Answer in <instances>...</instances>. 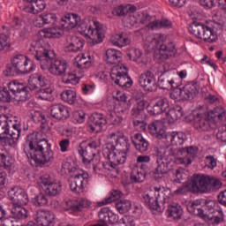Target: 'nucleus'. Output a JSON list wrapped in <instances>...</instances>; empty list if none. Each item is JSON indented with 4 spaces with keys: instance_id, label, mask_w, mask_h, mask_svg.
Masks as SVG:
<instances>
[{
    "instance_id": "23",
    "label": "nucleus",
    "mask_w": 226,
    "mask_h": 226,
    "mask_svg": "<svg viewBox=\"0 0 226 226\" xmlns=\"http://www.w3.org/2000/svg\"><path fill=\"white\" fill-rule=\"evenodd\" d=\"M34 220L40 226L56 225V215L49 210L39 209L35 214Z\"/></svg>"
},
{
    "instance_id": "64",
    "label": "nucleus",
    "mask_w": 226,
    "mask_h": 226,
    "mask_svg": "<svg viewBox=\"0 0 226 226\" xmlns=\"http://www.w3.org/2000/svg\"><path fill=\"white\" fill-rule=\"evenodd\" d=\"M216 138L218 140L222 142L223 144H226V124L223 125L219 132L216 134Z\"/></svg>"
},
{
    "instance_id": "47",
    "label": "nucleus",
    "mask_w": 226,
    "mask_h": 226,
    "mask_svg": "<svg viewBox=\"0 0 226 226\" xmlns=\"http://www.w3.org/2000/svg\"><path fill=\"white\" fill-rule=\"evenodd\" d=\"M10 123H11V119L6 116H0V140L4 139V135L10 133Z\"/></svg>"
},
{
    "instance_id": "40",
    "label": "nucleus",
    "mask_w": 226,
    "mask_h": 226,
    "mask_svg": "<svg viewBox=\"0 0 226 226\" xmlns=\"http://www.w3.org/2000/svg\"><path fill=\"white\" fill-rule=\"evenodd\" d=\"M110 41L112 45L118 47L119 49H123V47L130 45V39L123 34H115L111 35Z\"/></svg>"
},
{
    "instance_id": "45",
    "label": "nucleus",
    "mask_w": 226,
    "mask_h": 226,
    "mask_svg": "<svg viewBox=\"0 0 226 226\" xmlns=\"http://www.w3.org/2000/svg\"><path fill=\"white\" fill-rule=\"evenodd\" d=\"M123 196V193L119 190H114L111 192L110 196L106 197L104 200L98 201L96 204L99 207H102V206H107V204H112V202H115V200H117L118 199H121Z\"/></svg>"
},
{
    "instance_id": "58",
    "label": "nucleus",
    "mask_w": 226,
    "mask_h": 226,
    "mask_svg": "<svg viewBox=\"0 0 226 226\" xmlns=\"http://www.w3.org/2000/svg\"><path fill=\"white\" fill-rule=\"evenodd\" d=\"M110 215V208L102 207L98 214L99 220L102 223H109V216Z\"/></svg>"
},
{
    "instance_id": "9",
    "label": "nucleus",
    "mask_w": 226,
    "mask_h": 226,
    "mask_svg": "<svg viewBox=\"0 0 226 226\" xmlns=\"http://www.w3.org/2000/svg\"><path fill=\"white\" fill-rule=\"evenodd\" d=\"M209 190V177L200 174H194L190 181H187L182 187L175 191L177 195H185L187 192L197 193Z\"/></svg>"
},
{
    "instance_id": "15",
    "label": "nucleus",
    "mask_w": 226,
    "mask_h": 226,
    "mask_svg": "<svg viewBox=\"0 0 226 226\" xmlns=\"http://www.w3.org/2000/svg\"><path fill=\"white\" fill-rule=\"evenodd\" d=\"M7 197L12 202L13 207H20L29 204V195L19 186L11 187L7 192Z\"/></svg>"
},
{
    "instance_id": "59",
    "label": "nucleus",
    "mask_w": 226,
    "mask_h": 226,
    "mask_svg": "<svg viewBox=\"0 0 226 226\" xmlns=\"http://www.w3.org/2000/svg\"><path fill=\"white\" fill-rule=\"evenodd\" d=\"M77 204V211H81L83 209H89L91 207V205L93 204L91 200L86 199V198H81L79 200Z\"/></svg>"
},
{
    "instance_id": "24",
    "label": "nucleus",
    "mask_w": 226,
    "mask_h": 226,
    "mask_svg": "<svg viewBox=\"0 0 226 226\" xmlns=\"http://www.w3.org/2000/svg\"><path fill=\"white\" fill-rule=\"evenodd\" d=\"M148 132L152 135V137H155V139H166L167 131L165 128V124L163 122L157 120L153 122L148 125Z\"/></svg>"
},
{
    "instance_id": "17",
    "label": "nucleus",
    "mask_w": 226,
    "mask_h": 226,
    "mask_svg": "<svg viewBox=\"0 0 226 226\" xmlns=\"http://www.w3.org/2000/svg\"><path fill=\"white\" fill-rule=\"evenodd\" d=\"M162 192H163V187L156 186L152 190L145 192L143 199L146 206L151 209V211H159L160 205L158 204V198L160 197Z\"/></svg>"
},
{
    "instance_id": "55",
    "label": "nucleus",
    "mask_w": 226,
    "mask_h": 226,
    "mask_svg": "<svg viewBox=\"0 0 226 226\" xmlns=\"http://www.w3.org/2000/svg\"><path fill=\"white\" fill-rule=\"evenodd\" d=\"M205 207H206L207 211L210 215H215V214L218 213V211H222L220 209V207L218 206L217 202L215 200H206Z\"/></svg>"
},
{
    "instance_id": "27",
    "label": "nucleus",
    "mask_w": 226,
    "mask_h": 226,
    "mask_svg": "<svg viewBox=\"0 0 226 226\" xmlns=\"http://www.w3.org/2000/svg\"><path fill=\"white\" fill-rule=\"evenodd\" d=\"M93 63H94V56L88 53H82L75 57V64L78 70L91 68V66H93Z\"/></svg>"
},
{
    "instance_id": "34",
    "label": "nucleus",
    "mask_w": 226,
    "mask_h": 226,
    "mask_svg": "<svg viewBox=\"0 0 226 226\" xmlns=\"http://www.w3.org/2000/svg\"><path fill=\"white\" fill-rule=\"evenodd\" d=\"M164 119L167 123L172 124L176 123L178 119H181L184 116L183 108L181 106H176L168 111L164 112Z\"/></svg>"
},
{
    "instance_id": "18",
    "label": "nucleus",
    "mask_w": 226,
    "mask_h": 226,
    "mask_svg": "<svg viewBox=\"0 0 226 226\" xmlns=\"http://www.w3.org/2000/svg\"><path fill=\"white\" fill-rule=\"evenodd\" d=\"M19 6L25 13L38 15L47 8V3H45V0H23Z\"/></svg>"
},
{
    "instance_id": "20",
    "label": "nucleus",
    "mask_w": 226,
    "mask_h": 226,
    "mask_svg": "<svg viewBox=\"0 0 226 226\" xmlns=\"http://www.w3.org/2000/svg\"><path fill=\"white\" fill-rule=\"evenodd\" d=\"M38 185L47 195L54 197L61 193V184L52 181L49 177H41L38 181Z\"/></svg>"
},
{
    "instance_id": "57",
    "label": "nucleus",
    "mask_w": 226,
    "mask_h": 226,
    "mask_svg": "<svg viewBox=\"0 0 226 226\" xmlns=\"http://www.w3.org/2000/svg\"><path fill=\"white\" fill-rule=\"evenodd\" d=\"M11 47V43L10 42V35L0 34V51L6 50Z\"/></svg>"
},
{
    "instance_id": "31",
    "label": "nucleus",
    "mask_w": 226,
    "mask_h": 226,
    "mask_svg": "<svg viewBox=\"0 0 226 226\" xmlns=\"http://www.w3.org/2000/svg\"><path fill=\"white\" fill-rule=\"evenodd\" d=\"M169 107V100H167V98H161L156 102L153 108H147V112L150 116H158L167 112Z\"/></svg>"
},
{
    "instance_id": "10",
    "label": "nucleus",
    "mask_w": 226,
    "mask_h": 226,
    "mask_svg": "<svg viewBox=\"0 0 226 226\" xmlns=\"http://www.w3.org/2000/svg\"><path fill=\"white\" fill-rule=\"evenodd\" d=\"M129 153L126 150H119L117 148H113L110 151L109 147H105L103 149V154L108 158L109 162L102 163L103 169L113 170L117 165H124V163H126Z\"/></svg>"
},
{
    "instance_id": "35",
    "label": "nucleus",
    "mask_w": 226,
    "mask_h": 226,
    "mask_svg": "<svg viewBox=\"0 0 226 226\" xmlns=\"http://www.w3.org/2000/svg\"><path fill=\"white\" fill-rule=\"evenodd\" d=\"M132 142L135 147V149L139 153H146L149 149V141L144 139V136L140 133H136L132 139Z\"/></svg>"
},
{
    "instance_id": "30",
    "label": "nucleus",
    "mask_w": 226,
    "mask_h": 226,
    "mask_svg": "<svg viewBox=\"0 0 226 226\" xmlns=\"http://www.w3.org/2000/svg\"><path fill=\"white\" fill-rule=\"evenodd\" d=\"M185 140H186V135L177 132H168L164 139V142H166L168 146H183Z\"/></svg>"
},
{
    "instance_id": "25",
    "label": "nucleus",
    "mask_w": 226,
    "mask_h": 226,
    "mask_svg": "<svg viewBox=\"0 0 226 226\" xmlns=\"http://www.w3.org/2000/svg\"><path fill=\"white\" fill-rule=\"evenodd\" d=\"M84 49V40L75 35L67 36L65 50L67 52H80Z\"/></svg>"
},
{
    "instance_id": "4",
    "label": "nucleus",
    "mask_w": 226,
    "mask_h": 226,
    "mask_svg": "<svg viewBox=\"0 0 226 226\" xmlns=\"http://www.w3.org/2000/svg\"><path fill=\"white\" fill-rule=\"evenodd\" d=\"M199 148L196 147L180 148L177 152L170 149L164 157H158L156 160L157 167L154 172L155 179L165 177V175L172 170V162L177 165H185V167L192 165L194 158H197Z\"/></svg>"
},
{
    "instance_id": "28",
    "label": "nucleus",
    "mask_w": 226,
    "mask_h": 226,
    "mask_svg": "<svg viewBox=\"0 0 226 226\" xmlns=\"http://www.w3.org/2000/svg\"><path fill=\"white\" fill-rule=\"evenodd\" d=\"M90 123H92L90 125L92 132L98 133L107 124V119L102 113H93L90 116Z\"/></svg>"
},
{
    "instance_id": "49",
    "label": "nucleus",
    "mask_w": 226,
    "mask_h": 226,
    "mask_svg": "<svg viewBox=\"0 0 226 226\" xmlns=\"http://www.w3.org/2000/svg\"><path fill=\"white\" fill-rule=\"evenodd\" d=\"M113 98L114 100H117L118 102V103H121V105L118 106L119 109H124V107H126V105H130V103H128V102H130V100H128V94H126V93L124 92H121V91H117L114 93L113 94Z\"/></svg>"
},
{
    "instance_id": "50",
    "label": "nucleus",
    "mask_w": 226,
    "mask_h": 226,
    "mask_svg": "<svg viewBox=\"0 0 226 226\" xmlns=\"http://www.w3.org/2000/svg\"><path fill=\"white\" fill-rule=\"evenodd\" d=\"M116 208L120 215H124L132 209V200H120L116 203Z\"/></svg>"
},
{
    "instance_id": "8",
    "label": "nucleus",
    "mask_w": 226,
    "mask_h": 226,
    "mask_svg": "<svg viewBox=\"0 0 226 226\" xmlns=\"http://www.w3.org/2000/svg\"><path fill=\"white\" fill-rule=\"evenodd\" d=\"M38 85L41 87H45L49 85V80L45 77L40 74H33L28 79V88L30 91H35V96L38 100H43L45 102L54 101V88L52 87H48L45 88H38Z\"/></svg>"
},
{
    "instance_id": "5",
    "label": "nucleus",
    "mask_w": 226,
    "mask_h": 226,
    "mask_svg": "<svg viewBox=\"0 0 226 226\" xmlns=\"http://www.w3.org/2000/svg\"><path fill=\"white\" fill-rule=\"evenodd\" d=\"M135 11H137V7H135V5H119L112 10V15L115 17H123V15H126V13H132L130 15L132 24L142 22V24H146L147 26L148 29L152 30L162 29V27H171L172 26V22H170V20L156 19L155 17L149 15H147L145 19L135 18Z\"/></svg>"
},
{
    "instance_id": "44",
    "label": "nucleus",
    "mask_w": 226,
    "mask_h": 226,
    "mask_svg": "<svg viewBox=\"0 0 226 226\" xmlns=\"http://www.w3.org/2000/svg\"><path fill=\"white\" fill-rule=\"evenodd\" d=\"M19 137V131H9L7 134L4 135L3 140H4L5 144L8 146H17Z\"/></svg>"
},
{
    "instance_id": "61",
    "label": "nucleus",
    "mask_w": 226,
    "mask_h": 226,
    "mask_svg": "<svg viewBox=\"0 0 226 226\" xmlns=\"http://www.w3.org/2000/svg\"><path fill=\"white\" fill-rule=\"evenodd\" d=\"M13 163V159L11 157H6L4 154L0 153V167H4V169H8V167H11Z\"/></svg>"
},
{
    "instance_id": "62",
    "label": "nucleus",
    "mask_w": 226,
    "mask_h": 226,
    "mask_svg": "<svg viewBox=\"0 0 226 226\" xmlns=\"http://www.w3.org/2000/svg\"><path fill=\"white\" fill-rule=\"evenodd\" d=\"M15 96L18 102H26V100L29 98V92H27L26 86H24L23 89H20L18 93H16Z\"/></svg>"
},
{
    "instance_id": "36",
    "label": "nucleus",
    "mask_w": 226,
    "mask_h": 226,
    "mask_svg": "<svg viewBox=\"0 0 226 226\" xmlns=\"http://www.w3.org/2000/svg\"><path fill=\"white\" fill-rule=\"evenodd\" d=\"M123 57V53L116 49H109L106 50L104 61L108 64H117Z\"/></svg>"
},
{
    "instance_id": "22",
    "label": "nucleus",
    "mask_w": 226,
    "mask_h": 226,
    "mask_svg": "<svg viewBox=\"0 0 226 226\" xmlns=\"http://www.w3.org/2000/svg\"><path fill=\"white\" fill-rule=\"evenodd\" d=\"M139 83L145 91L152 92L156 91L158 85L156 84V75L147 71L139 75Z\"/></svg>"
},
{
    "instance_id": "42",
    "label": "nucleus",
    "mask_w": 226,
    "mask_h": 226,
    "mask_svg": "<svg viewBox=\"0 0 226 226\" xmlns=\"http://www.w3.org/2000/svg\"><path fill=\"white\" fill-rule=\"evenodd\" d=\"M167 214L169 218L173 220H179L183 215V208L177 203H172L168 207Z\"/></svg>"
},
{
    "instance_id": "26",
    "label": "nucleus",
    "mask_w": 226,
    "mask_h": 226,
    "mask_svg": "<svg viewBox=\"0 0 226 226\" xmlns=\"http://www.w3.org/2000/svg\"><path fill=\"white\" fill-rule=\"evenodd\" d=\"M50 115L55 119H68L70 117V108L63 104H53L50 107Z\"/></svg>"
},
{
    "instance_id": "1",
    "label": "nucleus",
    "mask_w": 226,
    "mask_h": 226,
    "mask_svg": "<svg viewBox=\"0 0 226 226\" xmlns=\"http://www.w3.org/2000/svg\"><path fill=\"white\" fill-rule=\"evenodd\" d=\"M64 29H75L86 38H91L94 43H102L107 33V26L94 19H85L77 13H66L61 18Z\"/></svg>"
},
{
    "instance_id": "51",
    "label": "nucleus",
    "mask_w": 226,
    "mask_h": 226,
    "mask_svg": "<svg viewBox=\"0 0 226 226\" xmlns=\"http://www.w3.org/2000/svg\"><path fill=\"white\" fill-rule=\"evenodd\" d=\"M11 214L16 220H26L29 216V211L22 207H13Z\"/></svg>"
},
{
    "instance_id": "7",
    "label": "nucleus",
    "mask_w": 226,
    "mask_h": 226,
    "mask_svg": "<svg viewBox=\"0 0 226 226\" xmlns=\"http://www.w3.org/2000/svg\"><path fill=\"white\" fill-rule=\"evenodd\" d=\"M11 64L4 71L5 77H13V75H24L31 73L36 70V64L29 56L22 54L15 55L11 59Z\"/></svg>"
},
{
    "instance_id": "37",
    "label": "nucleus",
    "mask_w": 226,
    "mask_h": 226,
    "mask_svg": "<svg viewBox=\"0 0 226 226\" xmlns=\"http://www.w3.org/2000/svg\"><path fill=\"white\" fill-rule=\"evenodd\" d=\"M127 56L130 61L138 63L139 64H147V57L142 55V51L137 48H132L129 49Z\"/></svg>"
},
{
    "instance_id": "14",
    "label": "nucleus",
    "mask_w": 226,
    "mask_h": 226,
    "mask_svg": "<svg viewBox=\"0 0 226 226\" xmlns=\"http://www.w3.org/2000/svg\"><path fill=\"white\" fill-rule=\"evenodd\" d=\"M199 94V86L197 84L189 83L182 88H175L170 94V98L175 102H185Z\"/></svg>"
},
{
    "instance_id": "38",
    "label": "nucleus",
    "mask_w": 226,
    "mask_h": 226,
    "mask_svg": "<svg viewBox=\"0 0 226 226\" xmlns=\"http://www.w3.org/2000/svg\"><path fill=\"white\" fill-rule=\"evenodd\" d=\"M124 112V108H119L117 104L114 107V111L111 112L108 117V123L109 124H121L123 122V114Z\"/></svg>"
},
{
    "instance_id": "39",
    "label": "nucleus",
    "mask_w": 226,
    "mask_h": 226,
    "mask_svg": "<svg viewBox=\"0 0 226 226\" xmlns=\"http://www.w3.org/2000/svg\"><path fill=\"white\" fill-rule=\"evenodd\" d=\"M147 172V166L141 165L139 168H134L132 172L131 179L134 183H142L146 179V174Z\"/></svg>"
},
{
    "instance_id": "43",
    "label": "nucleus",
    "mask_w": 226,
    "mask_h": 226,
    "mask_svg": "<svg viewBox=\"0 0 226 226\" xmlns=\"http://www.w3.org/2000/svg\"><path fill=\"white\" fill-rule=\"evenodd\" d=\"M176 81L172 77L167 76V74H162L158 79V86L161 89H172Z\"/></svg>"
},
{
    "instance_id": "12",
    "label": "nucleus",
    "mask_w": 226,
    "mask_h": 226,
    "mask_svg": "<svg viewBox=\"0 0 226 226\" xmlns=\"http://www.w3.org/2000/svg\"><path fill=\"white\" fill-rule=\"evenodd\" d=\"M109 77L117 86L120 87H130L133 85L132 78L128 76V66L124 64H118L111 68Z\"/></svg>"
},
{
    "instance_id": "56",
    "label": "nucleus",
    "mask_w": 226,
    "mask_h": 226,
    "mask_svg": "<svg viewBox=\"0 0 226 226\" xmlns=\"http://www.w3.org/2000/svg\"><path fill=\"white\" fill-rule=\"evenodd\" d=\"M41 15L45 26L54 25L56 24V22H57V16L54 12H45Z\"/></svg>"
},
{
    "instance_id": "19",
    "label": "nucleus",
    "mask_w": 226,
    "mask_h": 226,
    "mask_svg": "<svg viewBox=\"0 0 226 226\" xmlns=\"http://www.w3.org/2000/svg\"><path fill=\"white\" fill-rule=\"evenodd\" d=\"M108 140L115 144L114 149L130 152V139L124 135V132L121 131L112 132L108 136Z\"/></svg>"
},
{
    "instance_id": "60",
    "label": "nucleus",
    "mask_w": 226,
    "mask_h": 226,
    "mask_svg": "<svg viewBox=\"0 0 226 226\" xmlns=\"http://www.w3.org/2000/svg\"><path fill=\"white\" fill-rule=\"evenodd\" d=\"M8 87L11 93H13L14 95H16L20 89H24V84L19 82V81H11L8 84Z\"/></svg>"
},
{
    "instance_id": "33",
    "label": "nucleus",
    "mask_w": 226,
    "mask_h": 226,
    "mask_svg": "<svg viewBox=\"0 0 226 226\" xmlns=\"http://www.w3.org/2000/svg\"><path fill=\"white\" fill-rule=\"evenodd\" d=\"M62 77V81L64 84H72V86H77L84 75L78 74L75 69L69 68Z\"/></svg>"
},
{
    "instance_id": "52",
    "label": "nucleus",
    "mask_w": 226,
    "mask_h": 226,
    "mask_svg": "<svg viewBox=\"0 0 226 226\" xmlns=\"http://www.w3.org/2000/svg\"><path fill=\"white\" fill-rule=\"evenodd\" d=\"M208 117L211 119H220V121H226V111L220 108H215L214 110L208 112Z\"/></svg>"
},
{
    "instance_id": "13",
    "label": "nucleus",
    "mask_w": 226,
    "mask_h": 226,
    "mask_svg": "<svg viewBox=\"0 0 226 226\" xmlns=\"http://www.w3.org/2000/svg\"><path fill=\"white\" fill-rule=\"evenodd\" d=\"M188 29L190 34H192V36H195L199 40H203V41H207V43L216 41L217 36L215 30L199 22H192Z\"/></svg>"
},
{
    "instance_id": "32",
    "label": "nucleus",
    "mask_w": 226,
    "mask_h": 226,
    "mask_svg": "<svg viewBox=\"0 0 226 226\" xmlns=\"http://www.w3.org/2000/svg\"><path fill=\"white\" fill-rule=\"evenodd\" d=\"M64 31L61 26H52V27H45L39 32V35L41 38H48L49 40L61 38L63 36Z\"/></svg>"
},
{
    "instance_id": "46",
    "label": "nucleus",
    "mask_w": 226,
    "mask_h": 226,
    "mask_svg": "<svg viewBox=\"0 0 226 226\" xmlns=\"http://www.w3.org/2000/svg\"><path fill=\"white\" fill-rule=\"evenodd\" d=\"M61 100L69 105L77 103V92L73 90H64L61 94Z\"/></svg>"
},
{
    "instance_id": "21",
    "label": "nucleus",
    "mask_w": 226,
    "mask_h": 226,
    "mask_svg": "<svg viewBox=\"0 0 226 226\" xmlns=\"http://www.w3.org/2000/svg\"><path fill=\"white\" fill-rule=\"evenodd\" d=\"M177 54V49L174 43L162 44L154 53V57L157 61H166L169 57H174Z\"/></svg>"
},
{
    "instance_id": "48",
    "label": "nucleus",
    "mask_w": 226,
    "mask_h": 226,
    "mask_svg": "<svg viewBox=\"0 0 226 226\" xmlns=\"http://www.w3.org/2000/svg\"><path fill=\"white\" fill-rule=\"evenodd\" d=\"M31 202L35 207H45L49 204V199L47 195L41 192L31 198Z\"/></svg>"
},
{
    "instance_id": "2",
    "label": "nucleus",
    "mask_w": 226,
    "mask_h": 226,
    "mask_svg": "<svg viewBox=\"0 0 226 226\" xmlns=\"http://www.w3.org/2000/svg\"><path fill=\"white\" fill-rule=\"evenodd\" d=\"M29 50L39 61L41 70L49 72L51 75L63 77L70 68L64 60H53L56 57V53L50 44L43 39L33 41Z\"/></svg>"
},
{
    "instance_id": "54",
    "label": "nucleus",
    "mask_w": 226,
    "mask_h": 226,
    "mask_svg": "<svg viewBox=\"0 0 226 226\" xmlns=\"http://www.w3.org/2000/svg\"><path fill=\"white\" fill-rule=\"evenodd\" d=\"M149 102L144 99L137 102V109H132V116H139L145 109H149Z\"/></svg>"
},
{
    "instance_id": "41",
    "label": "nucleus",
    "mask_w": 226,
    "mask_h": 226,
    "mask_svg": "<svg viewBox=\"0 0 226 226\" xmlns=\"http://www.w3.org/2000/svg\"><path fill=\"white\" fill-rule=\"evenodd\" d=\"M194 127L201 132L209 130V121L206 119V114H198L194 117Z\"/></svg>"
},
{
    "instance_id": "16",
    "label": "nucleus",
    "mask_w": 226,
    "mask_h": 226,
    "mask_svg": "<svg viewBox=\"0 0 226 226\" xmlns=\"http://www.w3.org/2000/svg\"><path fill=\"white\" fill-rule=\"evenodd\" d=\"M88 181L89 174L82 170H78L74 175L73 181L70 183V189L74 193H83Z\"/></svg>"
},
{
    "instance_id": "53",
    "label": "nucleus",
    "mask_w": 226,
    "mask_h": 226,
    "mask_svg": "<svg viewBox=\"0 0 226 226\" xmlns=\"http://www.w3.org/2000/svg\"><path fill=\"white\" fill-rule=\"evenodd\" d=\"M86 121V112L82 109L75 110L72 113V122L75 124H82Z\"/></svg>"
},
{
    "instance_id": "11",
    "label": "nucleus",
    "mask_w": 226,
    "mask_h": 226,
    "mask_svg": "<svg viewBox=\"0 0 226 226\" xmlns=\"http://www.w3.org/2000/svg\"><path fill=\"white\" fill-rule=\"evenodd\" d=\"M202 202L199 200L195 201H189L187 204V211L190 213V215H193L194 216H199L200 218H202V220H205V222H210L213 225H219V223H222L224 219L223 211L220 210L215 213V215L212 217H209V215L204 214V210L200 208V205Z\"/></svg>"
},
{
    "instance_id": "63",
    "label": "nucleus",
    "mask_w": 226,
    "mask_h": 226,
    "mask_svg": "<svg viewBox=\"0 0 226 226\" xmlns=\"http://www.w3.org/2000/svg\"><path fill=\"white\" fill-rule=\"evenodd\" d=\"M83 94H93L96 91V85L94 84H84L81 87Z\"/></svg>"
},
{
    "instance_id": "3",
    "label": "nucleus",
    "mask_w": 226,
    "mask_h": 226,
    "mask_svg": "<svg viewBox=\"0 0 226 226\" xmlns=\"http://www.w3.org/2000/svg\"><path fill=\"white\" fill-rule=\"evenodd\" d=\"M24 152L30 164L35 167L45 165L54 160L52 145L45 139L42 132H34L26 137Z\"/></svg>"
},
{
    "instance_id": "29",
    "label": "nucleus",
    "mask_w": 226,
    "mask_h": 226,
    "mask_svg": "<svg viewBox=\"0 0 226 226\" xmlns=\"http://www.w3.org/2000/svg\"><path fill=\"white\" fill-rule=\"evenodd\" d=\"M167 39L165 34H154L152 35H148L144 41V47L153 50L158 47V45H162L163 41Z\"/></svg>"
},
{
    "instance_id": "6",
    "label": "nucleus",
    "mask_w": 226,
    "mask_h": 226,
    "mask_svg": "<svg viewBox=\"0 0 226 226\" xmlns=\"http://www.w3.org/2000/svg\"><path fill=\"white\" fill-rule=\"evenodd\" d=\"M101 146L102 141L100 139H97L88 143L87 146L86 142H83L79 147V154L82 158L84 165H86L87 169L93 167L94 172H98L100 170V165H102L99 154Z\"/></svg>"
}]
</instances>
